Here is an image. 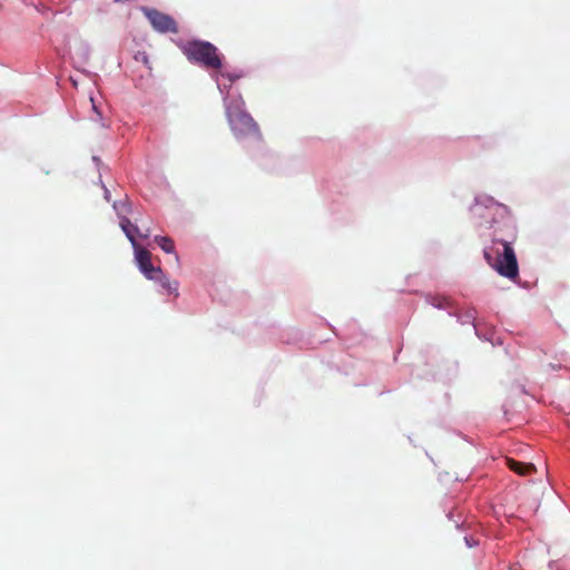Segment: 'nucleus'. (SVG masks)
Returning a JSON list of instances; mask_svg holds the SVG:
<instances>
[{
	"label": "nucleus",
	"mask_w": 570,
	"mask_h": 570,
	"mask_svg": "<svg viewBox=\"0 0 570 570\" xmlns=\"http://www.w3.org/2000/svg\"><path fill=\"white\" fill-rule=\"evenodd\" d=\"M517 238L518 232L515 225L508 222L504 224V228H499L494 232L493 243L500 244L503 247V252L497 254L494 263H492L491 254L487 250L484 252L487 262L492 265L501 276L510 279H514L519 275L518 261L512 247Z\"/></svg>",
	"instance_id": "1"
},
{
	"label": "nucleus",
	"mask_w": 570,
	"mask_h": 570,
	"mask_svg": "<svg viewBox=\"0 0 570 570\" xmlns=\"http://www.w3.org/2000/svg\"><path fill=\"white\" fill-rule=\"evenodd\" d=\"M244 101L237 100L225 106L229 127L236 137L256 136L262 138L258 125L244 109Z\"/></svg>",
	"instance_id": "2"
},
{
	"label": "nucleus",
	"mask_w": 570,
	"mask_h": 570,
	"mask_svg": "<svg viewBox=\"0 0 570 570\" xmlns=\"http://www.w3.org/2000/svg\"><path fill=\"white\" fill-rule=\"evenodd\" d=\"M184 53L189 61L199 63L207 69L217 70L223 66L218 49L208 41H189L184 47Z\"/></svg>",
	"instance_id": "3"
},
{
	"label": "nucleus",
	"mask_w": 570,
	"mask_h": 570,
	"mask_svg": "<svg viewBox=\"0 0 570 570\" xmlns=\"http://www.w3.org/2000/svg\"><path fill=\"white\" fill-rule=\"evenodd\" d=\"M146 17L151 23L153 28L161 33H177L178 27L174 18L163 13L156 9H144Z\"/></svg>",
	"instance_id": "4"
},
{
	"label": "nucleus",
	"mask_w": 570,
	"mask_h": 570,
	"mask_svg": "<svg viewBox=\"0 0 570 570\" xmlns=\"http://www.w3.org/2000/svg\"><path fill=\"white\" fill-rule=\"evenodd\" d=\"M135 249V257L140 272L148 278H155L157 273H160L159 267H154L151 264V254L146 248L137 246Z\"/></svg>",
	"instance_id": "5"
},
{
	"label": "nucleus",
	"mask_w": 570,
	"mask_h": 570,
	"mask_svg": "<svg viewBox=\"0 0 570 570\" xmlns=\"http://www.w3.org/2000/svg\"><path fill=\"white\" fill-rule=\"evenodd\" d=\"M120 227L126 234L127 238L130 240L132 247L139 246L136 242V236H139L141 238H147L150 235V228L146 227L144 229H140L138 226L134 225L128 218L121 217L120 218Z\"/></svg>",
	"instance_id": "6"
},
{
	"label": "nucleus",
	"mask_w": 570,
	"mask_h": 570,
	"mask_svg": "<svg viewBox=\"0 0 570 570\" xmlns=\"http://www.w3.org/2000/svg\"><path fill=\"white\" fill-rule=\"evenodd\" d=\"M508 468L519 475H528L535 471V466L532 463L519 462L512 458L505 459Z\"/></svg>",
	"instance_id": "7"
},
{
	"label": "nucleus",
	"mask_w": 570,
	"mask_h": 570,
	"mask_svg": "<svg viewBox=\"0 0 570 570\" xmlns=\"http://www.w3.org/2000/svg\"><path fill=\"white\" fill-rule=\"evenodd\" d=\"M151 281L158 282L160 286L167 291L168 294H173L175 297L178 296V283L177 282H170L168 277L163 273L160 269V273H157V276L155 278H150Z\"/></svg>",
	"instance_id": "8"
},
{
	"label": "nucleus",
	"mask_w": 570,
	"mask_h": 570,
	"mask_svg": "<svg viewBox=\"0 0 570 570\" xmlns=\"http://www.w3.org/2000/svg\"><path fill=\"white\" fill-rule=\"evenodd\" d=\"M89 101H90V105H91V110L95 114V116H91L90 119L92 121L100 122V126L102 128L108 127V122L105 121V119L102 118V112L99 109L98 105L95 102L94 98L90 97Z\"/></svg>",
	"instance_id": "9"
},
{
	"label": "nucleus",
	"mask_w": 570,
	"mask_h": 570,
	"mask_svg": "<svg viewBox=\"0 0 570 570\" xmlns=\"http://www.w3.org/2000/svg\"><path fill=\"white\" fill-rule=\"evenodd\" d=\"M155 242L159 245V247L166 253H174L175 245L174 240L167 236H156Z\"/></svg>",
	"instance_id": "10"
},
{
	"label": "nucleus",
	"mask_w": 570,
	"mask_h": 570,
	"mask_svg": "<svg viewBox=\"0 0 570 570\" xmlns=\"http://www.w3.org/2000/svg\"><path fill=\"white\" fill-rule=\"evenodd\" d=\"M429 303L438 308H448L450 301L443 296H431L428 298Z\"/></svg>",
	"instance_id": "11"
},
{
	"label": "nucleus",
	"mask_w": 570,
	"mask_h": 570,
	"mask_svg": "<svg viewBox=\"0 0 570 570\" xmlns=\"http://www.w3.org/2000/svg\"><path fill=\"white\" fill-rule=\"evenodd\" d=\"M135 59L137 61L142 62L148 69H151V67L149 65V58L146 52H137L135 56Z\"/></svg>",
	"instance_id": "12"
},
{
	"label": "nucleus",
	"mask_w": 570,
	"mask_h": 570,
	"mask_svg": "<svg viewBox=\"0 0 570 570\" xmlns=\"http://www.w3.org/2000/svg\"><path fill=\"white\" fill-rule=\"evenodd\" d=\"M227 77L230 81H234L235 79L239 78V76H230V75H227Z\"/></svg>",
	"instance_id": "13"
}]
</instances>
